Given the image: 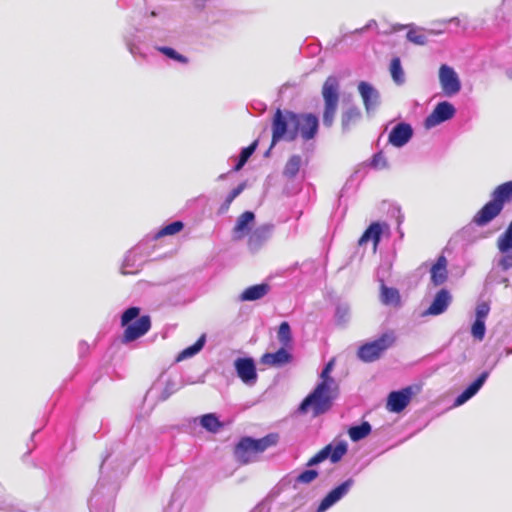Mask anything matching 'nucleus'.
Here are the masks:
<instances>
[{"label": "nucleus", "instance_id": "1", "mask_svg": "<svg viewBox=\"0 0 512 512\" xmlns=\"http://www.w3.org/2000/svg\"><path fill=\"white\" fill-rule=\"evenodd\" d=\"M334 366V361H329L320 373L321 381L316 387L302 400L298 411L302 414L307 413L311 408L315 416L329 411L336 398V383L330 376Z\"/></svg>", "mask_w": 512, "mask_h": 512}, {"label": "nucleus", "instance_id": "2", "mask_svg": "<svg viewBox=\"0 0 512 512\" xmlns=\"http://www.w3.org/2000/svg\"><path fill=\"white\" fill-rule=\"evenodd\" d=\"M278 441L279 435L277 433H269L259 439L244 436L235 446V458L241 464H248L254 460V455L263 453L268 448L275 446Z\"/></svg>", "mask_w": 512, "mask_h": 512}, {"label": "nucleus", "instance_id": "3", "mask_svg": "<svg viewBox=\"0 0 512 512\" xmlns=\"http://www.w3.org/2000/svg\"><path fill=\"white\" fill-rule=\"evenodd\" d=\"M291 114L295 112L290 110H281L277 108L272 118V140L270 149L280 141L292 142L296 140V130L294 129V119Z\"/></svg>", "mask_w": 512, "mask_h": 512}, {"label": "nucleus", "instance_id": "4", "mask_svg": "<svg viewBox=\"0 0 512 512\" xmlns=\"http://www.w3.org/2000/svg\"><path fill=\"white\" fill-rule=\"evenodd\" d=\"M396 341L393 331H386L378 338L365 342L357 350V357L364 363H372L382 357Z\"/></svg>", "mask_w": 512, "mask_h": 512}, {"label": "nucleus", "instance_id": "5", "mask_svg": "<svg viewBox=\"0 0 512 512\" xmlns=\"http://www.w3.org/2000/svg\"><path fill=\"white\" fill-rule=\"evenodd\" d=\"M339 80L337 77L329 76L322 87V96L324 100L323 125L330 128L334 123L339 103Z\"/></svg>", "mask_w": 512, "mask_h": 512}, {"label": "nucleus", "instance_id": "6", "mask_svg": "<svg viewBox=\"0 0 512 512\" xmlns=\"http://www.w3.org/2000/svg\"><path fill=\"white\" fill-rule=\"evenodd\" d=\"M219 10L213 0H192L190 21L197 27L204 28L219 21Z\"/></svg>", "mask_w": 512, "mask_h": 512}, {"label": "nucleus", "instance_id": "7", "mask_svg": "<svg viewBox=\"0 0 512 512\" xmlns=\"http://www.w3.org/2000/svg\"><path fill=\"white\" fill-rule=\"evenodd\" d=\"M348 451V444L346 441H338L336 443H330L318 451L312 456L306 463V467H314L329 459L333 464L341 461L343 456Z\"/></svg>", "mask_w": 512, "mask_h": 512}, {"label": "nucleus", "instance_id": "8", "mask_svg": "<svg viewBox=\"0 0 512 512\" xmlns=\"http://www.w3.org/2000/svg\"><path fill=\"white\" fill-rule=\"evenodd\" d=\"M291 116L294 119L296 138L300 135L303 140L309 141L316 137L319 130V119L315 114L295 113Z\"/></svg>", "mask_w": 512, "mask_h": 512}, {"label": "nucleus", "instance_id": "9", "mask_svg": "<svg viewBox=\"0 0 512 512\" xmlns=\"http://www.w3.org/2000/svg\"><path fill=\"white\" fill-rule=\"evenodd\" d=\"M456 113V107L451 102L447 100L440 101L435 105L432 112L425 118L424 127L426 129H432L453 119Z\"/></svg>", "mask_w": 512, "mask_h": 512}, {"label": "nucleus", "instance_id": "10", "mask_svg": "<svg viewBox=\"0 0 512 512\" xmlns=\"http://www.w3.org/2000/svg\"><path fill=\"white\" fill-rule=\"evenodd\" d=\"M355 480L350 477L332 488L320 501L316 512H326L328 509L342 500L352 489Z\"/></svg>", "mask_w": 512, "mask_h": 512}, {"label": "nucleus", "instance_id": "11", "mask_svg": "<svg viewBox=\"0 0 512 512\" xmlns=\"http://www.w3.org/2000/svg\"><path fill=\"white\" fill-rule=\"evenodd\" d=\"M438 77L444 95L452 97L461 91V80L453 67L442 64L439 68Z\"/></svg>", "mask_w": 512, "mask_h": 512}, {"label": "nucleus", "instance_id": "12", "mask_svg": "<svg viewBox=\"0 0 512 512\" xmlns=\"http://www.w3.org/2000/svg\"><path fill=\"white\" fill-rule=\"evenodd\" d=\"M233 365L237 376L245 385L252 387L256 384L258 374L252 357H238Z\"/></svg>", "mask_w": 512, "mask_h": 512}, {"label": "nucleus", "instance_id": "13", "mask_svg": "<svg viewBox=\"0 0 512 512\" xmlns=\"http://www.w3.org/2000/svg\"><path fill=\"white\" fill-rule=\"evenodd\" d=\"M413 395V386L391 391L387 396L386 409L392 413L402 412L411 402Z\"/></svg>", "mask_w": 512, "mask_h": 512}, {"label": "nucleus", "instance_id": "14", "mask_svg": "<svg viewBox=\"0 0 512 512\" xmlns=\"http://www.w3.org/2000/svg\"><path fill=\"white\" fill-rule=\"evenodd\" d=\"M144 262L145 255L142 244H138L126 253L121 265V273L123 275L136 274L142 269Z\"/></svg>", "mask_w": 512, "mask_h": 512}, {"label": "nucleus", "instance_id": "15", "mask_svg": "<svg viewBox=\"0 0 512 512\" xmlns=\"http://www.w3.org/2000/svg\"><path fill=\"white\" fill-rule=\"evenodd\" d=\"M125 328L122 343L128 344L145 335L151 328V319L148 315L141 316L138 320L123 326Z\"/></svg>", "mask_w": 512, "mask_h": 512}, {"label": "nucleus", "instance_id": "16", "mask_svg": "<svg viewBox=\"0 0 512 512\" xmlns=\"http://www.w3.org/2000/svg\"><path fill=\"white\" fill-rule=\"evenodd\" d=\"M357 88L362 98L365 111L370 115L380 106V93L371 83L366 81H360Z\"/></svg>", "mask_w": 512, "mask_h": 512}, {"label": "nucleus", "instance_id": "17", "mask_svg": "<svg viewBox=\"0 0 512 512\" xmlns=\"http://www.w3.org/2000/svg\"><path fill=\"white\" fill-rule=\"evenodd\" d=\"M414 130L411 124L407 122L397 123L388 135V142L396 147H404L413 137Z\"/></svg>", "mask_w": 512, "mask_h": 512}, {"label": "nucleus", "instance_id": "18", "mask_svg": "<svg viewBox=\"0 0 512 512\" xmlns=\"http://www.w3.org/2000/svg\"><path fill=\"white\" fill-rule=\"evenodd\" d=\"M503 210L500 205L492 196L491 199L484 204V206L474 215L473 223L479 227L486 226L494 220Z\"/></svg>", "mask_w": 512, "mask_h": 512}, {"label": "nucleus", "instance_id": "19", "mask_svg": "<svg viewBox=\"0 0 512 512\" xmlns=\"http://www.w3.org/2000/svg\"><path fill=\"white\" fill-rule=\"evenodd\" d=\"M489 371L481 372L454 400L453 406L459 407L474 397L483 387L489 377Z\"/></svg>", "mask_w": 512, "mask_h": 512}, {"label": "nucleus", "instance_id": "20", "mask_svg": "<svg viewBox=\"0 0 512 512\" xmlns=\"http://www.w3.org/2000/svg\"><path fill=\"white\" fill-rule=\"evenodd\" d=\"M389 229V225L386 222L374 221L372 222L363 232L362 236L358 240V245L363 246L368 242H372L376 249L381 242L382 235L385 230Z\"/></svg>", "mask_w": 512, "mask_h": 512}, {"label": "nucleus", "instance_id": "21", "mask_svg": "<svg viewBox=\"0 0 512 512\" xmlns=\"http://www.w3.org/2000/svg\"><path fill=\"white\" fill-rule=\"evenodd\" d=\"M452 302V295L446 288L440 289L434 296L430 306L423 313L424 315L438 316L443 314Z\"/></svg>", "mask_w": 512, "mask_h": 512}, {"label": "nucleus", "instance_id": "22", "mask_svg": "<svg viewBox=\"0 0 512 512\" xmlns=\"http://www.w3.org/2000/svg\"><path fill=\"white\" fill-rule=\"evenodd\" d=\"M289 347L281 346L275 352H267L262 355L260 362L264 365L280 368L293 360V355L288 351Z\"/></svg>", "mask_w": 512, "mask_h": 512}, {"label": "nucleus", "instance_id": "23", "mask_svg": "<svg viewBox=\"0 0 512 512\" xmlns=\"http://www.w3.org/2000/svg\"><path fill=\"white\" fill-rule=\"evenodd\" d=\"M274 226L272 224H264L256 228L249 236L248 247L250 251L257 252L269 240L272 235Z\"/></svg>", "mask_w": 512, "mask_h": 512}, {"label": "nucleus", "instance_id": "24", "mask_svg": "<svg viewBox=\"0 0 512 512\" xmlns=\"http://www.w3.org/2000/svg\"><path fill=\"white\" fill-rule=\"evenodd\" d=\"M448 279L447 259L441 255L430 269V280L433 286L443 285Z\"/></svg>", "mask_w": 512, "mask_h": 512}, {"label": "nucleus", "instance_id": "25", "mask_svg": "<svg viewBox=\"0 0 512 512\" xmlns=\"http://www.w3.org/2000/svg\"><path fill=\"white\" fill-rule=\"evenodd\" d=\"M199 424L203 429L210 433H218L224 426L215 413H207L190 420L189 425Z\"/></svg>", "mask_w": 512, "mask_h": 512}, {"label": "nucleus", "instance_id": "26", "mask_svg": "<svg viewBox=\"0 0 512 512\" xmlns=\"http://www.w3.org/2000/svg\"><path fill=\"white\" fill-rule=\"evenodd\" d=\"M123 41L133 57H145L144 52L141 50L139 44L142 42L139 30L136 28H129L123 34Z\"/></svg>", "mask_w": 512, "mask_h": 512}, {"label": "nucleus", "instance_id": "27", "mask_svg": "<svg viewBox=\"0 0 512 512\" xmlns=\"http://www.w3.org/2000/svg\"><path fill=\"white\" fill-rule=\"evenodd\" d=\"M362 118L361 109L352 104L346 107L341 114V128L343 133H347L351 128L356 125Z\"/></svg>", "mask_w": 512, "mask_h": 512}, {"label": "nucleus", "instance_id": "28", "mask_svg": "<svg viewBox=\"0 0 512 512\" xmlns=\"http://www.w3.org/2000/svg\"><path fill=\"white\" fill-rule=\"evenodd\" d=\"M270 290L267 283L255 284L247 287L239 296V302H251L262 299Z\"/></svg>", "mask_w": 512, "mask_h": 512}, {"label": "nucleus", "instance_id": "29", "mask_svg": "<svg viewBox=\"0 0 512 512\" xmlns=\"http://www.w3.org/2000/svg\"><path fill=\"white\" fill-rule=\"evenodd\" d=\"M255 220V214L252 211H245L242 213L236 222V225L234 227L233 233L235 239H241L245 235L248 234V232L251 229L252 224Z\"/></svg>", "mask_w": 512, "mask_h": 512}, {"label": "nucleus", "instance_id": "30", "mask_svg": "<svg viewBox=\"0 0 512 512\" xmlns=\"http://www.w3.org/2000/svg\"><path fill=\"white\" fill-rule=\"evenodd\" d=\"M491 196L504 208V205L512 201V180L498 185Z\"/></svg>", "mask_w": 512, "mask_h": 512}, {"label": "nucleus", "instance_id": "31", "mask_svg": "<svg viewBox=\"0 0 512 512\" xmlns=\"http://www.w3.org/2000/svg\"><path fill=\"white\" fill-rule=\"evenodd\" d=\"M372 426L369 422L363 421L358 425H352L348 429V435L353 442H359L370 435Z\"/></svg>", "mask_w": 512, "mask_h": 512}, {"label": "nucleus", "instance_id": "32", "mask_svg": "<svg viewBox=\"0 0 512 512\" xmlns=\"http://www.w3.org/2000/svg\"><path fill=\"white\" fill-rule=\"evenodd\" d=\"M381 302L384 305L388 306H400L401 304V297L400 293L396 288L393 287H387L386 285L382 284L381 286Z\"/></svg>", "mask_w": 512, "mask_h": 512}, {"label": "nucleus", "instance_id": "33", "mask_svg": "<svg viewBox=\"0 0 512 512\" xmlns=\"http://www.w3.org/2000/svg\"><path fill=\"white\" fill-rule=\"evenodd\" d=\"M205 343H206V335L202 334L194 344L186 347L177 355L176 361L180 362V361H183L185 359L195 356L197 353H199L203 349Z\"/></svg>", "mask_w": 512, "mask_h": 512}, {"label": "nucleus", "instance_id": "34", "mask_svg": "<svg viewBox=\"0 0 512 512\" xmlns=\"http://www.w3.org/2000/svg\"><path fill=\"white\" fill-rule=\"evenodd\" d=\"M302 166V157L300 155H292L286 162L283 169V176L289 180L294 179Z\"/></svg>", "mask_w": 512, "mask_h": 512}, {"label": "nucleus", "instance_id": "35", "mask_svg": "<svg viewBox=\"0 0 512 512\" xmlns=\"http://www.w3.org/2000/svg\"><path fill=\"white\" fill-rule=\"evenodd\" d=\"M277 339L281 346L291 347L293 342L292 330L289 322L280 323L277 330Z\"/></svg>", "mask_w": 512, "mask_h": 512}, {"label": "nucleus", "instance_id": "36", "mask_svg": "<svg viewBox=\"0 0 512 512\" xmlns=\"http://www.w3.org/2000/svg\"><path fill=\"white\" fill-rule=\"evenodd\" d=\"M389 70H390V74H391L393 81L397 85L404 84L405 74H404V70L402 68L401 60L399 57L392 58V60L390 62Z\"/></svg>", "mask_w": 512, "mask_h": 512}, {"label": "nucleus", "instance_id": "37", "mask_svg": "<svg viewBox=\"0 0 512 512\" xmlns=\"http://www.w3.org/2000/svg\"><path fill=\"white\" fill-rule=\"evenodd\" d=\"M258 147V140H254L249 146L241 149L238 160L234 166L235 171H239L247 163Z\"/></svg>", "mask_w": 512, "mask_h": 512}, {"label": "nucleus", "instance_id": "38", "mask_svg": "<svg viewBox=\"0 0 512 512\" xmlns=\"http://www.w3.org/2000/svg\"><path fill=\"white\" fill-rule=\"evenodd\" d=\"M319 476V472L312 467H308L301 471L293 480V488H297L299 484H310Z\"/></svg>", "mask_w": 512, "mask_h": 512}, {"label": "nucleus", "instance_id": "39", "mask_svg": "<svg viewBox=\"0 0 512 512\" xmlns=\"http://www.w3.org/2000/svg\"><path fill=\"white\" fill-rule=\"evenodd\" d=\"M156 50L159 51L160 53H162L167 58H169V59H171V60H173L175 62L184 64V65L189 63V59L185 55L180 54L178 51H176L172 47L157 46Z\"/></svg>", "mask_w": 512, "mask_h": 512}, {"label": "nucleus", "instance_id": "40", "mask_svg": "<svg viewBox=\"0 0 512 512\" xmlns=\"http://www.w3.org/2000/svg\"><path fill=\"white\" fill-rule=\"evenodd\" d=\"M244 189L245 183H240L237 187L233 188L225 198L224 202L221 204L219 213H226L229 210L231 203L243 192Z\"/></svg>", "mask_w": 512, "mask_h": 512}, {"label": "nucleus", "instance_id": "41", "mask_svg": "<svg viewBox=\"0 0 512 512\" xmlns=\"http://www.w3.org/2000/svg\"><path fill=\"white\" fill-rule=\"evenodd\" d=\"M184 227L182 221H173L165 226H163L154 236L155 239H159L168 235H175L179 233Z\"/></svg>", "mask_w": 512, "mask_h": 512}, {"label": "nucleus", "instance_id": "42", "mask_svg": "<svg viewBox=\"0 0 512 512\" xmlns=\"http://www.w3.org/2000/svg\"><path fill=\"white\" fill-rule=\"evenodd\" d=\"M367 165L374 170H384L389 168L388 160L382 151H378L373 154Z\"/></svg>", "mask_w": 512, "mask_h": 512}, {"label": "nucleus", "instance_id": "43", "mask_svg": "<svg viewBox=\"0 0 512 512\" xmlns=\"http://www.w3.org/2000/svg\"><path fill=\"white\" fill-rule=\"evenodd\" d=\"M141 309L137 306H131L124 310V312L121 315V326H125L127 324H130L136 320H138L140 316Z\"/></svg>", "mask_w": 512, "mask_h": 512}, {"label": "nucleus", "instance_id": "44", "mask_svg": "<svg viewBox=\"0 0 512 512\" xmlns=\"http://www.w3.org/2000/svg\"><path fill=\"white\" fill-rule=\"evenodd\" d=\"M486 325L485 320L474 319L471 326V335L475 340L482 341L485 337Z\"/></svg>", "mask_w": 512, "mask_h": 512}, {"label": "nucleus", "instance_id": "45", "mask_svg": "<svg viewBox=\"0 0 512 512\" xmlns=\"http://www.w3.org/2000/svg\"><path fill=\"white\" fill-rule=\"evenodd\" d=\"M279 494L278 491L272 490L262 501H260L251 512H270L271 502Z\"/></svg>", "mask_w": 512, "mask_h": 512}, {"label": "nucleus", "instance_id": "46", "mask_svg": "<svg viewBox=\"0 0 512 512\" xmlns=\"http://www.w3.org/2000/svg\"><path fill=\"white\" fill-rule=\"evenodd\" d=\"M350 316V308L345 303H340L336 306L335 320L338 324H345L348 322Z\"/></svg>", "mask_w": 512, "mask_h": 512}, {"label": "nucleus", "instance_id": "47", "mask_svg": "<svg viewBox=\"0 0 512 512\" xmlns=\"http://www.w3.org/2000/svg\"><path fill=\"white\" fill-rule=\"evenodd\" d=\"M179 389L178 383L173 379H168L166 381L164 389L161 391L158 399L160 401L167 400L171 395H173Z\"/></svg>", "mask_w": 512, "mask_h": 512}, {"label": "nucleus", "instance_id": "48", "mask_svg": "<svg viewBox=\"0 0 512 512\" xmlns=\"http://www.w3.org/2000/svg\"><path fill=\"white\" fill-rule=\"evenodd\" d=\"M497 247L501 253L512 251V235L507 233L501 234L497 241Z\"/></svg>", "mask_w": 512, "mask_h": 512}, {"label": "nucleus", "instance_id": "49", "mask_svg": "<svg viewBox=\"0 0 512 512\" xmlns=\"http://www.w3.org/2000/svg\"><path fill=\"white\" fill-rule=\"evenodd\" d=\"M406 38L408 41L417 45H425L428 43L427 36L423 33H419L415 29H410L406 34Z\"/></svg>", "mask_w": 512, "mask_h": 512}, {"label": "nucleus", "instance_id": "50", "mask_svg": "<svg viewBox=\"0 0 512 512\" xmlns=\"http://www.w3.org/2000/svg\"><path fill=\"white\" fill-rule=\"evenodd\" d=\"M490 312V305L489 303L483 301L477 304L475 309V318L486 320L488 314Z\"/></svg>", "mask_w": 512, "mask_h": 512}, {"label": "nucleus", "instance_id": "51", "mask_svg": "<svg viewBox=\"0 0 512 512\" xmlns=\"http://www.w3.org/2000/svg\"><path fill=\"white\" fill-rule=\"evenodd\" d=\"M503 256L498 261V266L503 270L507 271L512 268V251L508 253H502Z\"/></svg>", "mask_w": 512, "mask_h": 512}, {"label": "nucleus", "instance_id": "52", "mask_svg": "<svg viewBox=\"0 0 512 512\" xmlns=\"http://www.w3.org/2000/svg\"><path fill=\"white\" fill-rule=\"evenodd\" d=\"M376 26H377V22L375 20H370L364 27L355 29L352 33L353 34L362 33L364 31L371 29L372 27H376Z\"/></svg>", "mask_w": 512, "mask_h": 512}, {"label": "nucleus", "instance_id": "53", "mask_svg": "<svg viewBox=\"0 0 512 512\" xmlns=\"http://www.w3.org/2000/svg\"><path fill=\"white\" fill-rule=\"evenodd\" d=\"M441 24H443V25L451 24V25H453L455 27H460L461 26V20L458 17H452V18H450L448 20H443L441 22Z\"/></svg>", "mask_w": 512, "mask_h": 512}, {"label": "nucleus", "instance_id": "54", "mask_svg": "<svg viewBox=\"0 0 512 512\" xmlns=\"http://www.w3.org/2000/svg\"><path fill=\"white\" fill-rule=\"evenodd\" d=\"M110 456H111V453L106 454V455H105V457L103 458L102 462H101V465H100V474H101V477H102V476H103V474H104V468H105V466L107 465V463H108V460H109Z\"/></svg>", "mask_w": 512, "mask_h": 512}, {"label": "nucleus", "instance_id": "55", "mask_svg": "<svg viewBox=\"0 0 512 512\" xmlns=\"http://www.w3.org/2000/svg\"><path fill=\"white\" fill-rule=\"evenodd\" d=\"M504 233H507V234H511L512 235V221L509 223L508 227L506 228L505 232Z\"/></svg>", "mask_w": 512, "mask_h": 512}, {"label": "nucleus", "instance_id": "56", "mask_svg": "<svg viewBox=\"0 0 512 512\" xmlns=\"http://www.w3.org/2000/svg\"><path fill=\"white\" fill-rule=\"evenodd\" d=\"M443 30H439V31H434V30H431L430 33L433 34V35H436V34H439V33H442Z\"/></svg>", "mask_w": 512, "mask_h": 512}, {"label": "nucleus", "instance_id": "57", "mask_svg": "<svg viewBox=\"0 0 512 512\" xmlns=\"http://www.w3.org/2000/svg\"><path fill=\"white\" fill-rule=\"evenodd\" d=\"M507 76L512 80V69L507 71Z\"/></svg>", "mask_w": 512, "mask_h": 512}, {"label": "nucleus", "instance_id": "58", "mask_svg": "<svg viewBox=\"0 0 512 512\" xmlns=\"http://www.w3.org/2000/svg\"><path fill=\"white\" fill-rule=\"evenodd\" d=\"M150 15H151L152 17H156V16H158V12H156L155 10H153V11H151Z\"/></svg>", "mask_w": 512, "mask_h": 512}, {"label": "nucleus", "instance_id": "59", "mask_svg": "<svg viewBox=\"0 0 512 512\" xmlns=\"http://www.w3.org/2000/svg\"><path fill=\"white\" fill-rule=\"evenodd\" d=\"M271 150H272V149H270V148H269V149L265 152V156H266V157H267V156H269V154H270Z\"/></svg>", "mask_w": 512, "mask_h": 512}, {"label": "nucleus", "instance_id": "60", "mask_svg": "<svg viewBox=\"0 0 512 512\" xmlns=\"http://www.w3.org/2000/svg\"><path fill=\"white\" fill-rule=\"evenodd\" d=\"M506 353H507L508 355L512 354V349H507V350H506Z\"/></svg>", "mask_w": 512, "mask_h": 512}, {"label": "nucleus", "instance_id": "61", "mask_svg": "<svg viewBox=\"0 0 512 512\" xmlns=\"http://www.w3.org/2000/svg\"><path fill=\"white\" fill-rule=\"evenodd\" d=\"M224 177H225V174H221V175L219 176V179H224Z\"/></svg>", "mask_w": 512, "mask_h": 512}, {"label": "nucleus", "instance_id": "62", "mask_svg": "<svg viewBox=\"0 0 512 512\" xmlns=\"http://www.w3.org/2000/svg\"><path fill=\"white\" fill-rule=\"evenodd\" d=\"M37 432H38V430L33 431V433H32V437H34V435H35Z\"/></svg>", "mask_w": 512, "mask_h": 512}]
</instances>
